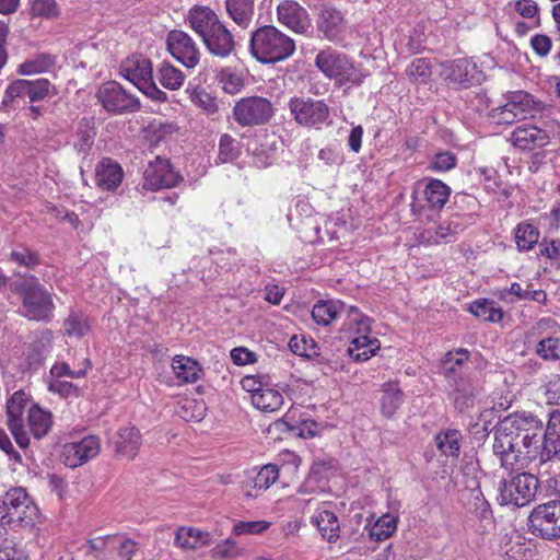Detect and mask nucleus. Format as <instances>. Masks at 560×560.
<instances>
[{"instance_id":"18","label":"nucleus","mask_w":560,"mask_h":560,"mask_svg":"<svg viewBox=\"0 0 560 560\" xmlns=\"http://www.w3.org/2000/svg\"><path fill=\"white\" fill-rule=\"evenodd\" d=\"M183 180V176L175 172L168 160L156 156L151 161L143 173V186L151 190L171 188Z\"/></svg>"},{"instance_id":"45","label":"nucleus","mask_w":560,"mask_h":560,"mask_svg":"<svg viewBox=\"0 0 560 560\" xmlns=\"http://www.w3.org/2000/svg\"><path fill=\"white\" fill-rule=\"evenodd\" d=\"M217 80L221 89L229 94L238 93L244 86L242 72L230 67L221 69L217 74Z\"/></svg>"},{"instance_id":"24","label":"nucleus","mask_w":560,"mask_h":560,"mask_svg":"<svg viewBox=\"0 0 560 560\" xmlns=\"http://www.w3.org/2000/svg\"><path fill=\"white\" fill-rule=\"evenodd\" d=\"M113 444L117 456L132 460L142 444L140 431L136 427L120 428L114 436Z\"/></svg>"},{"instance_id":"61","label":"nucleus","mask_w":560,"mask_h":560,"mask_svg":"<svg viewBox=\"0 0 560 560\" xmlns=\"http://www.w3.org/2000/svg\"><path fill=\"white\" fill-rule=\"evenodd\" d=\"M528 290L523 289L517 282H513L510 288L504 289L500 293V299L508 303H515L517 301H526Z\"/></svg>"},{"instance_id":"10","label":"nucleus","mask_w":560,"mask_h":560,"mask_svg":"<svg viewBox=\"0 0 560 560\" xmlns=\"http://www.w3.org/2000/svg\"><path fill=\"white\" fill-rule=\"evenodd\" d=\"M272 103L262 96H248L237 101L232 117L242 127H256L267 124L273 116Z\"/></svg>"},{"instance_id":"37","label":"nucleus","mask_w":560,"mask_h":560,"mask_svg":"<svg viewBox=\"0 0 560 560\" xmlns=\"http://www.w3.org/2000/svg\"><path fill=\"white\" fill-rule=\"evenodd\" d=\"M172 368L176 377L183 383H195L200 377L199 363L189 357L176 355Z\"/></svg>"},{"instance_id":"17","label":"nucleus","mask_w":560,"mask_h":560,"mask_svg":"<svg viewBox=\"0 0 560 560\" xmlns=\"http://www.w3.org/2000/svg\"><path fill=\"white\" fill-rule=\"evenodd\" d=\"M277 21L298 35L310 36L313 31L307 10L294 0H284L277 5Z\"/></svg>"},{"instance_id":"58","label":"nucleus","mask_w":560,"mask_h":560,"mask_svg":"<svg viewBox=\"0 0 560 560\" xmlns=\"http://www.w3.org/2000/svg\"><path fill=\"white\" fill-rule=\"evenodd\" d=\"M457 158L450 151L439 152L430 163V167L436 172H446L455 167Z\"/></svg>"},{"instance_id":"23","label":"nucleus","mask_w":560,"mask_h":560,"mask_svg":"<svg viewBox=\"0 0 560 560\" xmlns=\"http://www.w3.org/2000/svg\"><path fill=\"white\" fill-rule=\"evenodd\" d=\"M350 310H359L355 306H348L339 300L318 301L312 310V318L318 325L328 326L338 317L345 315L342 328L349 324Z\"/></svg>"},{"instance_id":"30","label":"nucleus","mask_w":560,"mask_h":560,"mask_svg":"<svg viewBox=\"0 0 560 560\" xmlns=\"http://www.w3.org/2000/svg\"><path fill=\"white\" fill-rule=\"evenodd\" d=\"M317 27L327 39L335 40L345 30L342 13L332 7H324L317 19Z\"/></svg>"},{"instance_id":"1","label":"nucleus","mask_w":560,"mask_h":560,"mask_svg":"<svg viewBox=\"0 0 560 560\" xmlns=\"http://www.w3.org/2000/svg\"><path fill=\"white\" fill-rule=\"evenodd\" d=\"M493 454L501 466L523 468L539 459L542 475V422L530 413L515 412L501 419L494 427Z\"/></svg>"},{"instance_id":"34","label":"nucleus","mask_w":560,"mask_h":560,"mask_svg":"<svg viewBox=\"0 0 560 560\" xmlns=\"http://www.w3.org/2000/svg\"><path fill=\"white\" fill-rule=\"evenodd\" d=\"M229 16L241 27L247 28L254 15V0H225Z\"/></svg>"},{"instance_id":"54","label":"nucleus","mask_w":560,"mask_h":560,"mask_svg":"<svg viewBox=\"0 0 560 560\" xmlns=\"http://www.w3.org/2000/svg\"><path fill=\"white\" fill-rule=\"evenodd\" d=\"M463 231V224L458 221L456 218L455 220H450L446 222H443L436 228L435 231V243H450L454 240V237Z\"/></svg>"},{"instance_id":"53","label":"nucleus","mask_w":560,"mask_h":560,"mask_svg":"<svg viewBox=\"0 0 560 560\" xmlns=\"http://www.w3.org/2000/svg\"><path fill=\"white\" fill-rule=\"evenodd\" d=\"M281 424L285 425L287 431L303 439L314 438L319 432V424L312 419L302 420L299 424H290L288 421H283Z\"/></svg>"},{"instance_id":"57","label":"nucleus","mask_w":560,"mask_h":560,"mask_svg":"<svg viewBox=\"0 0 560 560\" xmlns=\"http://www.w3.org/2000/svg\"><path fill=\"white\" fill-rule=\"evenodd\" d=\"M269 523L266 521H249V522H237L233 526V533L235 535H254L265 532L269 527Z\"/></svg>"},{"instance_id":"35","label":"nucleus","mask_w":560,"mask_h":560,"mask_svg":"<svg viewBox=\"0 0 560 560\" xmlns=\"http://www.w3.org/2000/svg\"><path fill=\"white\" fill-rule=\"evenodd\" d=\"M253 405L265 412H273L283 405L282 394L270 386V382L258 394L252 397Z\"/></svg>"},{"instance_id":"12","label":"nucleus","mask_w":560,"mask_h":560,"mask_svg":"<svg viewBox=\"0 0 560 560\" xmlns=\"http://www.w3.org/2000/svg\"><path fill=\"white\" fill-rule=\"evenodd\" d=\"M96 97L105 110L115 115L135 113L141 107L139 98L127 92L116 81H108L102 84L96 93Z\"/></svg>"},{"instance_id":"47","label":"nucleus","mask_w":560,"mask_h":560,"mask_svg":"<svg viewBox=\"0 0 560 560\" xmlns=\"http://www.w3.org/2000/svg\"><path fill=\"white\" fill-rule=\"evenodd\" d=\"M55 63V57L49 54H38L35 57L25 60L19 66L18 72L23 75L42 73L51 68Z\"/></svg>"},{"instance_id":"59","label":"nucleus","mask_w":560,"mask_h":560,"mask_svg":"<svg viewBox=\"0 0 560 560\" xmlns=\"http://www.w3.org/2000/svg\"><path fill=\"white\" fill-rule=\"evenodd\" d=\"M49 390L58 394L62 398L79 396V389L74 384L68 381H61L60 378H55L49 383Z\"/></svg>"},{"instance_id":"11","label":"nucleus","mask_w":560,"mask_h":560,"mask_svg":"<svg viewBox=\"0 0 560 560\" xmlns=\"http://www.w3.org/2000/svg\"><path fill=\"white\" fill-rule=\"evenodd\" d=\"M537 109L538 103L530 94L516 91L508 95L505 104L491 109L490 117L497 124L511 125L527 115H533Z\"/></svg>"},{"instance_id":"29","label":"nucleus","mask_w":560,"mask_h":560,"mask_svg":"<svg viewBox=\"0 0 560 560\" xmlns=\"http://www.w3.org/2000/svg\"><path fill=\"white\" fill-rule=\"evenodd\" d=\"M207 49L214 56L228 57L234 50V38L231 32L221 23L202 39Z\"/></svg>"},{"instance_id":"40","label":"nucleus","mask_w":560,"mask_h":560,"mask_svg":"<svg viewBox=\"0 0 560 560\" xmlns=\"http://www.w3.org/2000/svg\"><path fill=\"white\" fill-rule=\"evenodd\" d=\"M450 386L453 387L452 398L456 410L465 412L474 406L475 390L468 378H460V383Z\"/></svg>"},{"instance_id":"27","label":"nucleus","mask_w":560,"mask_h":560,"mask_svg":"<svg viewBox=\"0 0 560 560\" xmlns=\"http://www.w3.org/2000/svg\"><path fill=\"white\" fill-rule=\"evenodd\" d=\"M469 351L465 348H458L455 351H448L441 364L442 374L446 378L448 385L460 383V378H465L462 375L465 364L469 359Z\"/></svg>"},{"instance_id":"32","label":"nucleus","mask_w":560,"mask_h":560,"mask_svg":"<svg viewBox=\"0 0 560 560\" xmlns=\"http://www.w3.org/2000/svg\"><path fill=\"white\" fill-rule=\"evenodd\" d=\"M96 136V129L94 125V119L91 117H83L79 124L75 135V141L73 147L79 154H82L83 158H86L94 144V139Z\"/></svg>"},{"instance_id":"62","label":"nucleus","mask_w":560,"mask_h":560,"mask_svg":"<svg viewBox=\"0 0 560 560\" xmlns=\"http://www.w3.org/2000/svg\"><path fill=\"white\" fill-rule=\"evenodd\" d=\"M238 553V549L236 542L230 538L218 544L212 549V555L217 559H232L236 557Z\"/></svg>"},{"instance_id":"48","label":"nucleus","mask_w":560,"mask_h":560,"mask_svg":"<svg viewBox=\"0 0 560 560\" xmlns=\"http://www.w3.org/2000/svg\"><path fill=\"white\" fill-rule=\"evenodd\" d=\"M536 354L545 361L557 362L560 360V337L548 336L536 345Z\"/></svg>"},{"instance_id":"14","label":"nucleus","mask_w":560,"mask_h":560,"mask_svg":"<svg viewBox=\"0 0 560 560\" xmlns=\"http://www.w3.org/2000/svg\"><path fill=\"white\" fill-rule=\"evenodd\" d=\"M32 405L30 396L22 389L13 393L7 401V425L21 448H26L30 444L28 434L24 429V412H28Z\"/></svg>"},{"instance_id":"36","label":"nucleus","mask_w":560,"mask_h":560,"mask_svg":"<svg viewBox=\"0 0 560 560\" xmlns=\"http://www.w3.org/2000/svg\"><path fill=\"white\" fill-rule=\"evenodd\" d=\"M210 534L192 527H180L176 532L175 544L183 549H197L209 545Z\"/></svg>"},{"instance_id":"52","label":"nucleus","mask_w":560,"mask_h":560,"mask_svg":"<svg viewBox=\"0 0 560 560\" xmlns=\"http://www.w3.org/2000/svg\"><path fill=\"white\" fill-rule=\"evenodd\" d=\"M471 512L480 520V521H491L492 518V510L489 502L485 499L481 490L479 488L474 489L471 491V502H470Z\"/></svg>"},{"instance_id":"51","label":"nucleus","mask_w":560,"mask_h":560,"mask_svg":"<svg viewBox=\"0 0 560 560\" xmlns=\"http://www.w3.org/2000/svg\"><path fill=\"white\" fill-rule=\"evenodd\" d=\"M406 73L413 82H427L432 74L431 65L424 58H417L407 67Z\"/></svg>"},{"instance_id":"9","label":"nucleus","mask_w":560,"mask_h":560,"mask_svg":"<svg viewBox=\"0 0 560 560\" xmlns=\"http://www.w3.org/2000/svg\"><path fill=\"white\" fill-rule=\"evenodd\" d=\"M528 528L533 535L542 539L560 538V499L534 508L528 516Z\"/></svg>"},{"instance_id":"15","label":"nucleus","mask_w":560,"mask_h":560,"mask_svg":"<svg viewBox=\"0 0 560 560\" xmlns=\"http://www.w3.org/2000/svg\"><path fill=\"white\" fill-rule=\"evenodd\" d=\"M560 469V410L550 413L542 435V475Z\"/></svg>"},{"instance_id":"44","label":"nucleus","mask_w":560,"mask_h":560,"mask_svg":"<svg viewBox=\"0 0 560 560\" xmlns=\"http://www.w3.org/2000/svg\"><path fill=\"white\" fill-rule=\"evenodd\" d=\"M469 311L476 317L490 323H498L503 317L501 307L495 306V302L489 300H479L470 304Z\"/></svg>"},{"instance_id":"5","label":"nucleus","mask_w":560,"mask_h":560,"mask_svg":"<svg viewBox=\"0 0 560 560\" xmlns=\"http://www.w3.org/2000/svg\"><path fill=\"white\" fill-rule=\"evenodd\" d=\"M315 66L329 79L337 80L340 85H360L365 77L345 54L330 47L317 54Z\"/></svg>"},{"instance_id":"19","label":"nucleus","mask_w":560,"mask_h":560,"mask_svg":"<svg viewBox=\"0 0 560 560\" xmlns=\"http://www.w3.org/2000/svg\"><path fill=\"white\" fill-rule=\"evenodd\" d=\"M51 83L47 79L13 81L5 90L3 104L8 105L15 98L27 97L31 103L39 102L49 95Z\"/></svg>"},{"instance_id":"63","label":"nucleus","mask_w":560,"mask_h":560,"mask_svg":"<svg viewBox=\"0 0 560 560\" xmlns=\"http://www.w3.org/2000/svg\"><path fill=\"white\" fill-rule=\"evenodd\" d=\"M0 450H2L11 460L16 464H22L21 454L14 448L10 436L0 428Z\"/></svg>"},{"instance_id":"31","label":"nucleus","mask_w":560,"mask_h":560,"mask_svg":"<svg viewBox=\"0 0 560 560\" xmlns=\"http://www.w3.org/2000/svg\"><path fill=\"white\" fill-rule=\"evenodd\" d=\"M312 522L328 542H336L339 539L340 525L332 511L319 509L317 514L313 516Z\"/></svg>"},{"instance_id":"4","label":"nucleus","mask_w":560,"mask_h":560,"mask_svg":"<svg viewBox=\"0 0 560 560\" xmlns=\"http://www.w3.org/2000/svg\"><path fill=\"white\" fill-rule=\"evenodd\" d=\"M539 487L538 478L530 472H510L499 482L498 501L501 505L522 508L530 503Z\"/></svg>"},{"instance_id":"64","label":"nucleus","mask_w":560,"mask_h":560,"mask_svg":"<svg viewBox=\"0 0 560 560\" xmlns=\"http://www.w3.org/2000/svg\"><path fill=\"white\" fill-rule=\"evenodd\" d=\"M530 45L537 55L545 57L551 49V39L547 35L537 34L532 37Z\"/></svg>"},{"instance_id":"60","label":"nucleus","mask_w":560,"mask_h":560,"mask_svg":"<svg viewBox=\"0 0 560 560\" xmlns=\"http://www.w3.org/2000/svg\"><path fill=\"white\" fill-rule=\"evenodd\" d=\"M269 378L265 375H246L241 380V385L244 390L250 394V398L254 394H258L266 385H268Z\"/></svg>"},{"instance_id":"38","label":"nucleus","mask_w":560,"mask_h":560,"mask_svg":"<svg viewBox=\"0 0 560 560\" xmlns=\"http://www.w3.org/2000/svg\"><path fill=\"white\" fill-rule=\"evenodd\" d=\"M425 201L431 209H442L447 202L451 188L440 179L432 178L423 190Z\"/></svg>"},{"instance_id":"46","label":"nucleus","mask_w":560,"mask_h":560,"mask_svg":"<svg viewBox=\"0 0 560 560\" xmlns=\"http://www.w3.org/2000/svg\"><path fill=\"white\" fill-rule=\"evenodd\" d=\"M514 238L518 249L529 250L538 243L539 231L533 224L522 222L515 228Z\"/></svg>"},{"instance_id":"26","label":"nucleus","mask_w":560,"mask_h":560,"mask_svg":"<svg viewBox=\"0 0 560 560\" xmlns=\"http://www.w3.org/2000/svg\"><path fill=\"white\" fill-rule=\"evenodd\" d=\"M188 22L202 39L222 23L212 9L202 5H195L189 10Z\"/></svg>"},{"instance_id":"49","label":"nucleus","mask_w":560,"mask_h":560,"mask_svg":"<svg viewBox=\"0 0 560 560\" xmlns=\"http://www.w3.org/2000/svg\"><path fill=\"white\" fill-rule=\"evenodd\" d=\"M240 153L238 143L232 136L224 133L220 137L218 159L222 163L233 162L240 156Z\"/></svg>"},{"instance_id":"56","label":"nucleus","mask_w":560,"mask_h":560,"mask_svg":"<svg viewBox=\"0 0 560 560\" xmlns=\"http://www.w3.org/2000/svg\"><path fill=\"white\" fill-rule=\"evenodd\" d=\"M396 529V520L389 515L381 517L371 530L377 540L388 538Z\"/></svg>"},{"instance_id":"6","label":"nucleus","mask_w":560,"mask_h":560,"mask_svg":"<svg viewBox=\"0 0 560 560\" xmlns=\"http://www.w3.org/2000/svg\"><path fill=\"white\" fill-rule=\"evenodd\" d=\"M342 330L355 335L352 337L347 352L357 362L369 360L381 347L377 338L369 336L371 331L370 318L359 310H350L349 324Z\"/></svg>"},{"instance_id":"39","label":"nucleus","mask_w":560,"mask_h":560,"mask_svg":"<svg viewBox=\"0 0 560 560\" xmlns=\"http://www.w3.org/2000/svg\"><path fill=\"white\" fill-rule=\"evenodd\" d=\"M463 435L460 431L447 429L435 436L438 450L447 457L457 458L460 453Z\"/></svg>"},{"instance_id":"33","label":"nucleus","mask_w":560,"mask_h":560,"mask_svg":"<svg viewBox=\"0 0 560 560\" xmlns=\"http://www.w3.org/2000/svg\"><path fill=\"white\" fill-rule=\"evenodd\" d=\"M27 424L33 436L39 440L45 436L51 428V413L37 405H32L28 408Z\"/></svg>"},{"instance_id":"50","label":"nucleus","mask_w":560,"mask_h":560,"mask_svg":"<svg viewBox=\"0 0 560 560\" xmlns=\"http://www.w3.org/2000/svg\"><path fill=\"white\" fill-rule=\"evenodd\" d=\"M9 259L10 261L27 269H34L40 262L38 254L24 246H19L13 249L10 253Z\"/></svg>"},{"instance_id":"20","label":"nucleus","mask_w":560,"mask_h":560,"mask_svg":"<svg viewBox=\"0 0 560 560\" xmlns=\"http://www.w3.org/2000/svg\"><path fill=\"white\" fill-rule=\"evenodd\" d=\"M166 44L172 56L186 68L191 69L198 65L200 59L199 49L187 33L179 30L171 31Z\"/></svg>"},{"instance_id":"2","label":"nucleus","mask_w":560,"mask_h":560,"mask_svg":"<svg viewBox=\"0 0 560 560\" xmlns=\"http://www.w3.org/2000/svg\"><path fill=\"white\" fill-rule=\"evenodd\" d=\"M249 54L264 65L289 59L295 52V42L275 25H262L252 32Z\"/></svg>"},{"instance_id":"43","label":"nucleus","mask_w":560,"mask_h":560,"mask_svg":"<svg viewBox=\"0 0 560 560\" xmlns=\"http://www.w3.org/2000/svg\"><path fill=\"white\" fill-rule=\"evenodd\" d=\"M63 328L67 336L80 339L90 330L89 317L72 310L63 322Z\"/></svg>"},{"instance_id":"28","label":"nucleus","mask_w":560,"mask_h":560,"mask_svg":"<svg viewBox=\"0 0 560 560\" xmlns=\"http://www.w3.org/2000/svg\"><path fill=\"white\" fill-rule=\"evenodd\" d=\"M279 477L277 465H266L253 478H248L243 485V491L246 497H257L267 490Z\"/></svg>"},{"instance_id":"16","label":"nucleus","mask_w":560,"mask_h":560,"mask_svg":"<svg viewBox=\"0 0 560 560\" xmlns=\"http://www.w3.org/2000/svg\"><path fill=\"white\" fill-rule=\"evenodd\" d=\"M440 68L441 78L454 89H468L479 82L477 66L467 58L442 62Z\"/></svg>"},{"instance_id":"42","label":"nucleus","mask_w":560,"mask_h":560,"mask_svg":"<svg viewBox=\"0 0 560 560\" xmlns=\"http://www.w3.org/2000/svg\"><path fill=\"white\" fill-rule=\"evenodd\" d=\"M404 401V394L396 383H387L383 387L381 399L382 412L392 417Z\"/></svg>"},{"instance_id":"41","label":"nucleus","mask_w":560,"mask_h":560,"mask_svg":"<svg viewBox=\"0 0 560 560\" xmlns=\"http://www.w3.org/2000/svg\"><path fill=\"white\" fill-rule=\"evenodd\" d=\"M158 79L167 90H179L186 79L185 73L167 61H163L158 70Z\"/></svg>"},{"instance_id":"13","label":"nucleus","mask_w":560,"mask_h":560,"mask_svg":"<svg viewBox=\"0 0 560 560\" xmlns=\"http://www.w3.org/2000/svg\"><path fill=\"white\" fill-rule=\"evenodd\" d=\"M296 124L308 128H319L329 117V107L322 100L292 97L288 104Z\"/></svg>"},{"instance_id":"22","label":"nucleus","mask_w":560,"mask_h":560,"mask_svg":"<svg viewBox=\"0 0 560 560\" xmlns=\"http://www.w3.org/2000/svg\"><path fill=\"white\" fill-rule=\"evenodd\" d=\"M511 141L514 147L532 151L538 148H544L549 144V133L534 125H523L516 127L511 133Z\"/></svg>"},{"instance_id":"3","label":"nucleus","mask_w":560,"mask_h":560,"mask_svg":"<svg viewBox=\"0 0 560 560\" xmlns=\"http://www.w3.org/2000/svg\"><path fill=\"white\" fill-rule=\"evenodd\" d=\"M13 291L21 298L20 313L30 320L50 322L55 303L51 293L34 276L13 283Z\"/></svg>"},{"instance_id":"21","label":"nucleus","mask_w":560,"mask_h":560,"mask_svg":"<svg viewBox=\"0 0 560 560\" xmlns=\"http://www.w3.org/2000/svg\"><path fill=\"white\" fill-rule=\"evenodd\" d=\"M101 452V441L88 435L80 441L67 443L62 447V460L66 466L75 468L96 457Z\"/></svg>"},{"instance_id":"25","label":"nucleus","mask_w":560,"mask_h":560,"mask_svg":"<svg viewBox=\"0 0 560 560\" xmlns=\"http://www.w3.org/2000/svg\"><path fill=\"white\" fill-rule=\"evenodd\" d=\"M124 179V171L119 163L109 159L103 158L95 166V184L96 186L106 191L116 190Z\"/></svg>"},{"instance_id":"7","label":"nucleus","mask_w":560,"mask_h":560,"mask_svg":"<svg viewBox=\"0 0 560 560\" xmlns=\"http://www.w3.org/2000/svg\"><path fill=\"white\" fill-rule=\"evenodd\" d=\"M120 72L124 78L151 100L160 103L167 101V94L160 90L153 81V69L150 59L141 55H132L120 65Z\"/></svg>"},{"instance_id":"55","label":"nucleus","mask_w":560,"mask_h":560,"mask_svg":"<svg viewBox=\"0 0 560 560\" xmlns=\"http://www.w3.org/2000/svg\"><path fill=\"white\" fill-rule=\"evenodd\" d=\"M31 11L35 16L51 19L59 13L58 5L55 0H32Z\"/></svg>"},{"instance_id":"8","label":"nucleus","mask_w":560,"mask_h":560,"mask_svg":"<svg viewBox=\"0 0 560 560\" xmlns=\"http://www.w3.org/2000/svg\"><path fill=\"white\" fill-rule=\"evenodd\" d=\"M0 508L7 525H32L37 515V506L22 487L9 489L4 499L0 500Z\"/></svg>"}]
</instances>
